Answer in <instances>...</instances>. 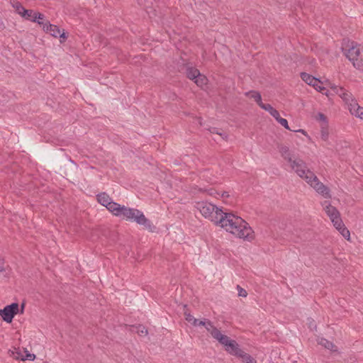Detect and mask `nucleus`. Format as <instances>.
I'll list each match as a JSON object with an SVG mask.
<instances>
[{"instance_id": "nucleus-10", "label": "nucleus", "mask_w": 363, "mask_h": 363, "mask_svg": "<svg viewBox=\"0 0 363 363\" xmlns=\"http://www.w3.org/2000/svg\"><path fill=\"white\" fill-rule=\"evenodd\" d=\"M206 324V330L212 335L213 338L217 340L220 344L227 346V337L222 335L220 331L217 328H214L211 323Z\"/></svg>"}, {"instance_id": "nucleus-20", "label": "nucleus", "mask_w": 363, "mask_h": 363, "mask_svg": "<svg viewBox=\"0 0 363 363\" xmlns=\"http://www.w3.org/2000/svg\"><path fill=\"white\" fill-rule=\"evenodd\" d=\"M335 228L340 233V234L347 240H350V231L347 230V228H346L345 227V225L343 223V222L342 223V225L341 226H336Z\"/></svg>"}, {"instance_id": "nucleus-19", "label": "nucleus", "mask_w": 363, "mask_h": 363, "mask_svg": "<svg viewBox=\"0 0 363 363\" xmlns=\"http://www.w3.org/2000/svg\"><path fill=\"white\" fill-rule=\"evenodd\" d=\"M261 108L268 111L270 113V115L272 116L275 119H277L279 116V113L278 112V111L274 108L270 104H264V105H262Z\"/></svg>"}, {"instance_id": "nucleus-9", "label": "nucleus", "mask_w": 363, "mask_h": 363, "mask_svg": "<svg viewBox=\"0 0 363 363\" xmlns=\"http://www.w3.org/2000/svg\"><path fill=\"white\" fill-rule=\"evenodd\" d=\"M301 78L306 84L314 87L315 90L320 92H323V91L325 90V88L321 86L320 81L318 79L314 77L313 76L306 72H301Z\"/></svg>"}, {"instance_id": "nucleus-8", "label": "nucleus", "mask_w": 363, "mask_h": 363, "mask_svg": "<svg viewBox=\"0 0 363 363\" xmlns=\"http://www.w3.org/2000/svg\"><path fill=\"white\" fill-rule=\"evenodd\" d=\"M18 311V304L13 303L11 305L6 306L4 309L0 310V315L4 321L11 323Z\"/></svg>"}, {"instance_id": "nucleus-17", "label": "nucleus", "mask_w": 363, "mask_h": 363, "mask_svg": "<svg viewBox=\"0 0 363 363\" xmlns=\"http://www.w3.org/2000/svg\"><path fill=\"white\" fill-rule=\"evenodd\" d=\"M328 217L330 218L331 222L333 223L335 228L336 226H341L342 220L340 218V214L338 211H336V213H333Z\"/></svg>"}, {"instance_id": "nucleus-3", "label": "nucleus", "mask_w": 363, "mask_h": 363, "mask_svg": "<svg viewBox=\"0 0 363 363\" xmlns=\"http://www.w3.org/2000/svg\"><path fill=\"white\" fill-rule=\"evenodd\" d=\"M113 215L126 220L134 221L150 230L155 228V226L146 218L143 213L136 208H129L119 204L118 208H116Z\"/></svg>"}, {"instance_id": "nucleus-14", "label": "nucleus", "mask_w": 363, "mask_h": 363, "mask_svg": "<svg viewBox=\"0 0 363 363\" xmlns=\"http://www.w3.org/2000/svg\"><path fill=\"white\" fill-rule=\"evenodd\" d=\"M245 95L249 98L254 99L260 108H262V105L264 104L262 103L261 94L258 91H250L246 92Z\"/></svg>"}, {"instance_id": "nucleus-1", "label": "nucleus", "mask_w": 363, "mask_h": 363, "mask_svg": "<svg viewBox=\"0 0 363 363\" xmlns=\"http://www.w3.org/2000/svg\"><path fill=\"white\" fill-rule=\"evenodd\" d=\"M289 164L298 176L304 179L318 194L326 199L331 197L329 189L319 181L313 172L308 169L306 163L302 160L296 158Z\"/></svg>"}, {"instance_id": "nucleus-38", "label": "nucleus", "mask_w": 363, "mask_h": 363, "mask_svg": "<svg viewBox=\"0 0 363 363\" xmlns=\"http://www.w3.org/2000/svg\"><path fill=\"white\" fill-rule=\"evenodd\" d=\"M298 131H299V132H302V133H303V132H304V130H299Z\"/></svg>"}, {"instance_id": "nucleus-23", "label": "nucleus", "mask_w": 363, "mask_h": 363, "mask_svg": "<svg viewBox=\"0 0 363 363\" xmlns=\"http://www.w3.org/2000/svg\"><path fill=\"white\" fill-rule=\"evenodd\" d=\"M35 15V12L33 10H28L25 9L21 16L26 20L32 21V19L34 18Z\"/></svg>"}, {"instance_id": "nucleus-28", "label": "nucleus", "mask_w": 363, "mask_h": 363, "mask_svg": "<svg viewBox=\"0 0 363 363\" xmlns=\"http://www.w3.org/2000/svg\"><path fill=\"white\" fill-rule=\"evenodd\" d=\"M331 88L337 94L339 95L340 97H341V99L345 96V94L347 91L344 88L337 86H333Z\"/></svg>"}, {"instance_id": "nucleus-33", "label": "nucleus", "mask_w": 363, "mask_h": 363, "mask_svg": "<svg viewBox=\"0 0 363 363\" xmlns=\"http://www.w3.org/2000/svg\"><path fill=\"white\" fill-rule=\"evenodd\" d=\"M237 289L238 291V296H240V297H246L247 296V291L244 289L240 287L239 285H237Z\"/></svg>"}, {"instance_id": "nucleus-22", "label": "nucleus", "mask_w": 363, "mask_h": 363, "mask_svg": "<svg viewBox=\"0 0 363 363\" xmlns=\"http://www.w3.org/2000/svg\"><path fill=\"white\" fill-rule=\"evenodd\" d=\"M10 3L13 9H15L16 11L21 15L23 11H24L25 8L18 2L17 0H10Z\"/></svg>"}, {"instance_id": "nucleus-15", "label": "nucleus", "mask_w": 363, "mask_h": 363, "mask_svg": "<svg viewBox=\"0 0 363 363\" xmlns=\"http://www.w3.org/2000/svg\"><path fill=\"white\" fill-rule=\"evenodd\" d=\"M279 152L281 156L284 157L285 160H286L289 163H291L293 161V157L289 151V149L286 146H281L280 147Z\"/></svg>"}, {"instance_id": "nucleus-29", "label": "nucleus", "mask_w": 363, "mask_h": 363, "mask_svg": "<svg viewBox=\"0 0 363 363\" xmlns=\"http://www.w3.org/2000/svg\"><path fill=\"white\" fill-rule=\"evenodd\" d=\"M206 323H211V322L206 320H200L196 318V321L192 323V324L195 326H203L206 329Z\"/></svg>"}, {"instance_id": "nucleus-2", "label": "nucleus", "mask_w": 363, "mask_h": 363, "mask_svg": "<svg viewBox=\"0 0 363 363\" xmlns=\"http://www.w3.org/2000/svg\"><path fill=\"white\" fill-rule=\"evenodd\" d=\"M228 232L248 241L254 239V231L240 216L228 211Z\"/></svg>"}, {"instance_id": "nucleus-12", "label": "nucleus", "mask_w": 363, "mask_h": 363, "mask_svg": "<svg viewBox=\"0 0 363 363\" xmlns=\"http://www.w3.org/2000/svg\"><path fill=\"white\" fill-rule=\"evenodd\" d=\"M16 359H20L23 361L30 360L33 361L35 358V355L34 354L30 353L27 350L23 349L22 350H19L16 352L14 354Z\"/></svg>"}, {"instance_id": "nucleus-7", "label": "nucleus", "mask_w": 363, "mask_h": 363, "mask_svg": "<svg viewBox=\"0 0 363 363\" xmlns=\"http://www.w3.org/2000/svg\"><path fill=\"white\" fill-rule=\"evenodd\" d=\"M97 201L102 206H105L113 215L119 203L113 201L112 199L106 193H101L97 195Z\"/></svg>"}, {"instance_id": "nucleus-24", "label": "nucleus", "mask_w": 363, "mask_h": 363, "mask_svg": "<svg viewBox=\"0 0 363 363\" xmlns=\"http://www.w3.org/2000/svg\"><path fill=\"white\" fill-rule=\"evenodd\" d=\"M200 74V72L196 69L190 68L187 70V77L191 80H195Z\"/></svg>"}, {"instance_id": "nucleus-5", "label": "nucleus", "mask_w": 363, "mask_h": 363, "mask_svg": "<svg viewBox=\"0 0 363 363\" xmlns=\"http://www.w3.org/2000/svg\"><path fill=\"white\" fill-rule=\"evenodd\" d=\"M342 50L345 57L352 63L356 69H363V61L358 58L360 50L357 43L347 40L342 44Z\"/></svg>"}, {"instance_id": "nucleus-34", "label": "nucleus", "mask_w": 363, "mask_h": 363, "mask_svg": "<svg viewBox=\"0 0 363 363\" xmlns=\"http://www.w3.org/2000/svg\"><path fill=\"white\" fill-rule=\"evenodd\" d=\"M185 318H186V321H188L189 323H190L191 324L193 322L196 321V318L193 315H191L190 313H185Z\"/></svg>"}, {"instance_id": "nucleus-35", "label": "nucleus", "mask_w": 363, "mask_h": 363, "mask_svg": "<svg viewBox=\"0 0 363 363\" xmlns=\"http://www.w3.org/2000/svg\"><path fill=\"white\" fill-rule=\"evenodd\" d=\"M318 118H319V119H320V120H321V121H325V119H326V117H325V115H324V114H323V113H319V114H318Z\"/></svg>"}, {"instance_id": "nucleus-37", "label": "nucleus", "mask_w": 363, "mask_h": 363, "mask_svg": "<svg viewBox=\"0 0 363 363\" xmlns=\"http://www.w3.org/2000/svg\"><path fill=\"white\" fill-rule=\"evenodd\" d=\"M311 328H312L313 327H316L315 324H313V323H310V326H309Z\"/></svg>"}, {"instance_id": "nucleus-26", "label": "nucleus", "mask_w": 363, "mask_h": 363, "mask_svg": "<svg viewBox=\"0 0 363 363\" xmlns=\"http://www.w3.org/2000/svg\"><path fill=\"white\" fill-rule=\"evenodd\" d=\"M342 100L348 105V107L350 108V104L353 102H357L352 97V95L349 91H346L345 94V96H342Z\"/></svg>"}, {"instance_id": "nucleus-16", "label": "nucleus", "mask_w": 363, "mask_h": 363, "mask_svg": "<svg viewBox=\"0 0 363 363\" xmlns=\"http://www.w3.org/2000/svg\"><path fill=\"white\" fill-rule=\"evenodd\" d=\"M318 344L331 351H337V347L332 342L325 338L318 340Z\"/></svg>"}, {"instance_id": "nucleus-18", "label": "nucleus", "mask_w": 363, "mask_h": 363, "mask_svg": "<svg viewBox=\"0 0 363 363\" xmlns=\"http://www.w3.org/2000/svg\"><path fill=\"white\" fill-rule=\"evenodd\" d=\"M323 206L328 216L333 213H336V211H337L335 207L333 206L330 202L327 201L323 203Z\"/></svg>"}, {"instance_id": "nucleus-36", "label": "nucleus", "mask_w": 363, "mask_h": 363, "mask_svg": "<svg viewBox=\"0 0 363 363\" xmlns=\"http://www.w3.org/2000/svg\"><path fill=\"white\" fill-rule=\"evenodd\" d=\"M322 138L324 140H326L327 138H328V133H325V132H322Z\"/></svg>"}, {"instance_id": "nucleus-11", "label": "nucleus", "mask_w": 363, "mask_h": 363, "mask_svg": "<svg viewBox=\"0 0 363 363\" xmlns=\"http://www.w3.org/2000/svg\"><path fill=\"white\" fill-rule=\"evenodd\" d=\"M244 352L235 340L228 339V354L238 358Z\"/></svg>"}, {"instance_id": "nucleus-32", "label": "nucleus", "mask_w": 363, "mask_h": 363, "mask_svg": "<svg viewBox=\"0 0 363 363\" xmlns=\"http://www.w3.org/2000/svg\"><path fill=\"white\" fill-rule=\"evenodd\" d=\"M45 16L43 14L35 12V15L34 16V18L32 19V21L38 23V21H41V20H43Z\"/></svg>"}, {"instance_id": "nucleus-6", "label": "nucleus", "mask_w": 363, "mask_h": 363, "mask_svg": "<svg viewBox=\"0 0 363 363\" xmlns=\"http://www.w3.org/2000/svg\"><path fill=\"white\" fill-rule=\"evenodd\" d=\"M38 23L42 26L44 31L50 34L52 36L55 38L60 37V38H62L63 40L67 38L65 32L61 33L60 28L57 26L51 24L49 21H38Z\"/></svg>"}, {"instance_id": "nucleus-30", "label": "nucleus", "mask_w": 363, "mask_h": 363, "mask_svg": "<svg viewBox=\"0 0 363 363\" xmlns=\"http://www.w3.org/2000/svg\"><path fill=\"white\" fill-rule=\"evenodd\" d=\"M278 123H279L283 127H284L285 128L288 129V130H290L289 127V125H288V121L285 118H281L280 117V115L278 116V118L276 119Z\"/></svg>"}, {"instance_id": "nucleus-27", "label": "nucleus", "mask_w": 363, "mask_h": 363, "mask_svg": "<svg viewBox=\"0 0 363 363\" xmlns=\"http://www.w3.org/2000/svg\"><path fill=\"white\" fill-rule=\"evenodd\" d=\"M9 271V266L5 264L3 259H0V273L6 276L8 274Z\"/></svg>"}, {"instance_id": "nucleus-25", "label": "nucleus", "mask_w": 363, "mask_h": 363, "mask_svg": "<svg viewBox=\"0 0 363 363\" xmlns=\"http://www.w3.org/2000/svg\"><path fill=\"white\" fill-rule=\"evenodd\" d=\"M207 78L200 74L198 77H196V79L194 80V82L199 86H201V87H203L204 85L206 84L207 83Z\"/></svg>"}, {"instance_id": "nucleus-21", "label": "nucleus", "mask_w": 363, "mask_h": 363, "mask_svg": "<svg viewBox=\"0 0 363 363\" xmlns=\"http://www.w3.org/2000/svg\"><path fill=\"white\" fill-rule=\"evenodd\" d=\"M242 360V362L245 363H257L255 359L251 357L249 354L244 352L241 355L238 357Z\"/></svg>"}, {"instance_id": "nucleus-4", "label": "nucleus", "mask_w": 363, "mask_h": 363, "mask_svg": "<svg viewBox=\"0 0 363 363\" xmlns=\"http://www.w3.org/2000/svg\"><path fill=\"white\" fill-rule=\"evenodd\" d=\"M196 208L206 218L213 222L216 225L224 228L227 225V213H224L222 209L218 208L213 204L208 202H199L196 204Z\"/></svg>"}, {"instance_id": "nucleus-31", "label": "nucleus", "mask_w": 363, "mask_h": 363, "mask_svg": "<svg viewBox=\"0 0 363 363\" xmlns=\"http://www.w3.org/2000/svg\"><path fill=\"white\" fill-rule=\"evenodd\" d=\"M137 333L141 336H145L147 334V330L145 326L139 325L138 327Z\"/></svg>"}, {"instance_id": "nucleus-13", "label": "nucleus", "mask_w": 363, "mask_h": 363, "mask_svg": "<svg viewBox=\"0 0 363 363\" xmlns=\"http://www.w3.org/2000/svg\"><path fill=\"white\" fill-rule=\"evenodd\" d=\"M349 110L351 114L363 119V107L359 106L357 102L350 103Z\"/></svg>"}]
</instances>
